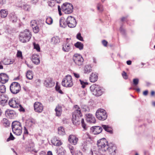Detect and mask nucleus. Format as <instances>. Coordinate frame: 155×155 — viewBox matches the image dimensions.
I'll return each mask as SVG.
<instances>
[{
  "instance_id": "nucleus-21",
  "label": "nucleus",
  "mask_w": 155,
  "mask_h": 155,
  "mask_svg": "<svg viewBox=\"0 0 155 155\" xmlns=\"http://www.w3.org/2000/svg\"><path fill=\"white\" fill-rule=\"evenodd\" d=\"M32 61L36 65L39 64L40 62L39 56L36 54H33L32 56Z\"/></svg>"
},
{
  "instance_id": "nucleus-51",
  "label": "nucleus",
  "mask_w": 155,
  "mask_h": 155,
  "mask_svg": "<svg viewBox=\"0 0 155 155\" xmlns=\"http://www.w3.org/2000/svg\"><path fill=\"white\" fill-rule=\"evenodd\" d=\"M8 62L7 63H5V64H12L14 62V60H11L10 59H8Z\"/></svg>"
},
{
  "instance_id": "nucleus-61",
  "label": "nucleus",
  "mask_w": 155,
  "mask_h": 155,
  "mask_svg": "<svg viewBox=\"0 0 155 155\" xmlns=\"http://www.w3.org/2000/svg\"><path fill=\"white\" fill-rule=\"evenodd\" d=\"M148 93V91L147 90H146L143 91V94L144 96H146L147 95Z\"/></svg>"
},
{
  "instance_id": "nucleus-13",
  "label": "nucleus",
  "mask_w": 155,
  "mask_h": 155,
  "mask_svg": "<svg viewBox=\"0 0 155 155\" xmlns=\"http://www.w3.org/2000/svg\"><path fill=\"white\" fill-rule=\"evenodd\" d=\"M34 109L35 111L38 113H41L43 109V106L42 104L40 102H36L35 103L34 105Z\"/></svg>"
},
{
  "instance_id": "nucleus-63",
  "label": "nucleus",
  "mask_w": 155,
  "mask_h": 155,
  "mask_svg": "<svg viewBox=\"0 0 155 155\" xmlns=\"http://www.w3.org/2000/svg\"><path fill=\"white\" fill-rule=\"evenodd\" d=\"M38 0H31L32 3L33 4H35L38 1Z\"/></svg>"
},
{
  "instance_id": "nucleus-30",
  "label": "nucleus",
  "mask_w": 155,
  "mask_h": 155,
  "mask_svg": "<svg viewBox=\"0 0 155 155\" xmlns=\"http://www.w3.org/2000/svg\"><path fill=\"white\" fill-rule=\"evenodd\" d=\"M27 78L29 80H31L33 78V75L32 71L31 70L28 71L26 74Z\"/></svg>"
},
{
  "instance_id": "nucleus-27",
  "label": "nucleus",
  "mask_w": 155,
  "mask_h": 155,
  "mask_svg": "<svg viewBox=\"0 0 155 155\" xmlns=\"http://www.w3.org/2000/svg\"><path fill=\"white\" fill-rule=\"evenodd\" d=\"M8 14V11L6 9H2L0 11V16L2 18H5L7 16Z\"/></svg>"
},
{
  "instance_id": "nucleus-29",
  "label": "nucleus",
  "mask_w": 155,
  "mask_h": 155,
  "mask_svg": "<svg viewBox=\"0 0 155 155\" xmlns=\"http://www.w3.org/2000/svg\"><path fill=\"white\" fill-rule=\"evenodd\" d=\"M102 127L104 130L106 131L112 133V128L108 125H102Z\"/></svg>"
},
{
  "instance_id": "nucleus-52",
  "label": "nucleus",
  "mask_w": 155,
  "mask_h": 155,
  "mask_svg": "<svg viewBox=\"0 0 155 155\" xmlns=\"http://www.w3.org/2000/svg\"><path fill=\"white\" fill-rule=\"evenodd\" d=\"M120 30L121 32V33L122 34H125V30L123 28L122 26H121L120 27Z\"/></svg>"
},
{
  "instance_id": "nucleus-24",
  "label": "nucleus",
  "mask_w": 155,
  "mask_h": 155,
  "mask_svg": "<svg viewBox=\"0 0 155 155\" xmlns=\"http://www.w3.org/2000/svg\"><path fill=\"white\" fill-rule=\"evenodd\" d=\"M59 22L60 27L63 28H65L67 25L66 20L64 18L60 19Z\"/></svg>"
},
{
  "instance_id": "nucleus-47",
  "label": "nucleus",
  "mask_w": 155,
  "mask_h": 155,
  "mask_svg": "<svg viewBox=\"0 0 155 155\" xmlns=\"http://www.w3.org/2000/svg\"><path fill=\"white\" fill-rule=\"evenodd\" d=\"M23 7L24 10L27 11H28L30 8V6L27 5H24Z\"/></svg>"
},
{
  "instance_id": "nucleus-35",
  "label": "nucleus",
  "mask_w": 155,
  "mask_h": 155,
  "mask_svg": "<svg viewBox=\"0 0 155 155\" xmlns=\"http://www.w3.org/2000/svg\"><path fill=\"white\" fill-rule=\"evenodd\" d=\"M2 122L4 126L5 127L8 126L10 124L9 121L6 118H4L2 121Z\"/></svg>"
},
{
  "instance_id": "nucleus-40",
  "label": "nucleus",
  "mask_w": 155,
  "mask_h": 155,
  "mask_svg": "<svg viewBox=\"0 0 155 155\" xmlns=\"http://www.w3.org/2000/svg\"><path fill=\"white\" fill-rule=\"evenodd\" d=\"M30 25L32 28L33 27H34V26H35L38 25L36 21L35 20H33L31 21Z\"/></svg>"
},
{
  "instance_id": "nucleus-53",
  "label": "nucleus",
  "mask_w": 155,
  "mask_h": 155,
  "mask_svg": "<svg viewBox=\"0 0 155 155\" xmlns=\"http://www.w3.org/2000/svg\"><path fill=\"white\" fill-rule=\"evenodd\" d=\"M17 55L18 57H21L22 56L21 52L20 51H18L17 54Z\"/></svg>"
},
{
  "instance_id": "nucleus-54",
  "label": "nucleus",
  "mask_w": 155,
  "mask_h": 155,
  "mask_svg": "<svg viewBox=\"0 0 155 155\" xmlns=\"http://www.w3.org/2000/svg\"><path fill=\"white\" fill-rule=\"evenodd\" d=\"M19 110L20 111H24L25 109L22 107L21 105L20 104V105L19 106Z\"/></svg>"
},
{
  "instance_id": "nucleus-36",
  "label": "nucleus",
  "mask_w": 155,
  "mask_h": 155,
  "mask_svg": "<svg viewBox=\"0 0 155 155\" xmlns=\"http://www.w3.org/2000/svg\"><path fill=\"white\" fill-rule=\"evenodd\" d=\"M1 97L0 98V104L2 106H4L7 102V99H3L2 97H3V96L1 95Z\"/></svg>"
},
{
  "instance_id": "nucleus-16",
  "label": "nucleus",
  "mask_w": 155,
  "mask_h": 155,
  "mask_svg": "<svg viewBox=\"0 0 155 155\" xmlns=\"http://www.w3.org/2000/svg\"><path fill=\"white\" fill-rule=\"evenodd\" d=\"M44 84L47 87H51L54 86L55 83L51 78H48L45 80Z\"/></svg>"
},
{
  "instance_id": "nucleus-2",
  "label": "nucleus",
  "mask_w": 155,
  "mask_h": 155,
  "mask_svg": "<svg viewBox=\"0 0 155 155\" xmlns=\"http://www.w3.org/2000/svg\"><path fill=\"white\" fill-rule=\"evenodd\" d=\"M73 7L71 3L66 2L64 3L60 8L59 5H58V10L60 15H62L61 10L66 14H70L73 11Z\"/></svg>"
},
{
  "instance_id": "nucleus-8",
  "label": "nucleus",
  "mask_w": 155,
  "mask_h": 155,
  "mask_svg": "<svg viewBox=\"0 0 155 155\" xmlns=\"http://www.w3.org/2000/svg\"><path fill=\"white\" fill-rule=\"evenodd\" d=\"M73 60L76 66H81L83 64L84 59L82 56L79 54H75L73 56Z\"/></svg>"
},
{
  "instance_id": "nucleus-44",
  "label": "nucleus",
  "mask_w": 155,
  "mask_h": 155,
  "mask_svg": "<svg viewBox=\"0 0 155 155\" xmlns=\"http://www.w3.org/2000/svg\"><path fill=\"white\" fill-rule=\"evenodd\" d=\"M60 86L56 85L55 87L56 90L58 91L59 93L61 94H63L62 91L60 89Z\"/></svg>"
},
{
  "instance_id": "nucleus-18",
  "label": "nucleus",
  "mask_w": 155,
  "mask_h": 155,
  "mask_svg": "<svg viewBox=\"0 0 155 155\" xmlns=\"http://www.w3.org/2000/svg\"><path fill=\"white\" fill-rule=\"evenodd\" d=\"M78 140V138L75 135H71L68 137V141L69 142L73 145H76Z\"/></svg>"
},
{
  "instance_id": "nucleus-58",
  "label": "nucleus",
  "mask_w": 155,
  "mask_h": 155,
  "mask_svg": "<svg viewBox=\"0 0 155 155\" xmlns=\"http://www.w3.org/2000/svg\"><path fill=\"white\" fill-rule=\"evenodd\" d=\"M74 76L77 78H79L80 77L79 74L76 73L74 72L73 73Z\"/></svg>"
},
{
  "instance_id": "nucleus-55",
  "label": "nucleus",
  "mask_w": 155,
  "mask_h": 155,
  "mask_svg": "<svg viewBox=\"0 0 155 155\" xmlns=\"http://www.w3.org/2000/svg\"><path fill=\"white\" fill-rule=\"evenodd\" d=\"M84 138H89L90 139V136L88 133H86L84 136Z\"/></svg>"
},
{
  "instance_id": "nucleus-33",
  "label": "nucleus",
  "mask_w": 155,
  "mask_h": 155,
  "mask_svg": "<svg viewBox=\"0 0 155 155\" xmlns=\"http://www.w3.org/2000/svg\"><path fill=\"white\" fill-rule=\"evenodd\" d=\"M84 71L85 73H89L91 71V68L89 65H86L85 66Z\"/></svg>"
},
{
  "instance_id": "nucleus-17",
  "label": "nucleus",
  "mask_w": 155,
  "mask_h": 155,
  "mask_svg": "<svg viewBox=\"0 0 155 155\" xmlns=\"http://www.w3.org/2000/svg\"><path fill=\"white\" fill-rule=\"evenodd\" d=\"M102 127L100 126H94L91 128V131L94 134H99L102 130Z\"/></svg>"
},
{
  "instance_id": "nucleus-60",
  "label": "nucleus",
  "mask_w": 155,
  "mask_h": 155,
  "mask_svg": "<svg viewBox=\"0 0 155 155\" xmlns=\"http://www.w3.org/2000/svg\"><path fill=\"white\" fill-rule=\"evenodd\" d=\"M24 133L25 134H28V130L25 127H24Z\"/></svg>"
},
{
  "instance_id": "nucleus-49",
  "label": "nucleus",
  "mask_w": 155,
  "mask_h": 155,
  "mask_svg": "<svg viewBox=\"0 0 155 155\" xmlns=\"http://www.w3.org/2000/svg\"><path fill=\"white\" fill-rule=\"evenodd\" d=\"M34 48L36 49L38 51H40V48L39 45L38 44H34Z\"/></svg>"
},
{
  "instance_id": "nucleus-45",
  "label": "nucleus",
  "mask_w": 155,
  "mask_h": 155,
  "mask_svg": "<svg viewBox=\"0 0 155 155\" xmlns=\"http://www.w3.org/2000/svg\"><path fill=\"white\" fill-rule=\"evenodd\" d=\"M58 140H59L57 139V138L54 137L51 140V142L52 144L53 145H54V143H56Z\"/></svg>"
},
{
  "instance_id": "nucleus-14",
  "label": "nucleus",
  "mask_w": 155,
  "mask_h": 155,
  "mask_svg": "<svg viewBox=\"0 0 155 155\" xmlns=\"http://www.w3.org/2000/svg\"><path fill=\"white\" fill-rule=\"evenodd\" d=\"M108 148L106 149V151H107L110 154L115 155L116 148L112 143H110L108 145Z\"/></svg>"
},
{
  "instance_id": "nucleus-25",
  "label": "nucleus",
  "mask_w": 155,
  "mask_h": 155,
  "mask_svg": "<svg viewBox=\"0 0 155 155\" xmlns=\"http://www.w3.org/2000/svg\"><path fill=\"white\" fill-rule=\"evenodd\" d=\"M51 41L53 44H56L60 42V38L57 36H55L51 39Z\"/></svg>"
},
{
  "instance_id": "nucleus-42",
  "label": "nucleus",
  "mask_w": 155,
  "mask_h": 155,
  "mask_svg": "<svg viewBox=\"0 0 155 155\" xmlns=\"http://www.w3.org/2000/svg\"><path fill=\"white\" fill-rule=\"evenodd\" d=\"M48 5L51 7H53L54 5V0H50L48 1Z\"/></svg>"
},
{
  "instance_id": "nucleus-11",
  "label": "nucleus",
  "mask_w": 155,
  "mask_h": 155,
  "mask_svg": "<svg viewBox=\"0 0 155 155\" xmlns=\"http://www.w3.org/2000/svg\"><path fill=\"white\" fill-rule=\"evenodd\" d=\"M68 26L70 28H74L76 27L77 22L75 18L71 16H68L66 19Z\"/></svg>"
},
{
  "instance_id": "nucleus-19",
  "label": "nucleus",
  "mask_w": 155,
  "mask_h": 155,
  "mask_svg": "<svg viewBox=\"0 0 155 155\" xmlns=\"http://www.w3.org/2000/svg\"><path fill=\"white\" fill-rule=\"evenodd\" d=\"M86 116L87 117L86 120L87 122L91 123H95V118L92 114H87Z\"/></svg>"
},
{
  "instance_id": "nucleus-4",
  "label": "nucleus",
  "mask_w": 155,
  "mask_h": 155,
  "mask_svg": "<svg viewBox=\"0 0 155 155\" xmlns=\"http://www.w3.org/2000/svg\"><path fill=\"white\" fill-rule=\"evenodd\" d=\"M90 89L92 94L96 96H101L104 92V90L99 85L94 84L90 86Z\"/></svg>"
},
{
  "instance_id": "nucleus-31",
  "label": "nucleus",
  "mask_w": 155,
  "mask_h": 155,
  "mask_svg": "<svg viewBox=\"0 0 155 155\" xmlns=\"http://www.w3.org/2000/svg\"><path fill=\"white\" fill-rule=\"evenodd\" d=\"M58 133L60 135H63L65 134V131L64 127H60L58 128Z\"/></svg>"
},
{
  "instance_id": "nucleus-1",
  "label": "nucleus",
  "mask_w": 155,
  "mask_h": 155,
  "mask_svg": "<svg viewBox=\"0 0 155 155\" xmlns=\"http://www.w3.org/2000/svg\"><path fill=\"white\" fill-rule=\"evenodd\" d=\"M75 110L72 113V123L75 125L79 124L81 122L82 127L84 130H86V124L84 122L83 118H81L82 114L81 112V109L77 105L74 106Z\"/></svg>"
},
{
  "instance_id": "nucleus-15",
  "label": "nucleus",
  "mask_w": 155,
  "mask_h": 155,
  "mask_svg": "<svg viewBox=\"0 0 155 155\" xmlns=\"http://www.w3.org/2000/svg\"><path fill=\"white\" fill-rule=\"evenodd\" d=\"M9 77L6 74L2 73L0 74V82L3 84H4L8 82Z\"/></svg>"
},
{
  "instance_id": "nucleus-43",
  "label": "nucleus",
  "mask_w": 155,
  "mask_h": 155,
  "mask_svg": "<svg viewBox=\"0 0 155 155\" xmlns=\"http://www.w3.org/2000/svg\"><path fill=\"white\" fill-rule=\"evenodd\" d=\"M77 38L79 40L83 41H84L83 37L81 36V34L80 33H78L77 35Z\"/></svg>"
},
{
  "instance_id": "nucleus-39",
  "label": "nucleus",
  "mask_w": 155,
  "mask_h": 155,
  "mask_svg": "<svg viewBox=\"0 0 155 155\" xmlns=\"http://www.w3.org/2000/svg\"><path fill=\"white\" fill-rule=\"evenodd\" d=\"M34 32L35 33H38L39 31V29L38 25L32 28Z\"/></svg>"
},
{
  "instance_id": "nucleus-38",
  "label": "nucleus",
  "mask_w": 155,
  "mask_h": 155,
  "mask_svg": "<svg viewBox=\"0 0 155 155\" xmlns=\"http://www.w3.org/2000/svg\"><path fill=\"white\" fill-rule=\"evenodd\" d=\"M97 9L100 12H102L103 10V6L100 3L97 4Z\"/></svg>"
},
{
  "instance_id": "nucleus-9",
  "label": "nucleus",
  "mask_w": 155,
  "mask_h": 155,
  "mask_svg": "<svg viewBox=\"0 0 155 155\" xmlns=\"http://www.w3.org/2000/svg\"><path fill=\"white\" fill-rule=\"evenodd\" d=\"M62 86L65 87H70L73 85L71 76L69 75H67L64 78L62 81Z\"/></svg>"
},
{
  "instance_id": "nucleus-6",
  "label": "nucleus",
  "mask_w": 155,
  "mask_h": 155,
  "mask_svg": "<svg viewBox=\"0 0 155 155\" xmlns=\"http://www.w3.org/2000/svg\"><path fill=\"white\" fill-rule=\"evenodd\" d=\"M97 145L99 150L105 152L108 148L109 144L106 139L103 138L97 141Z\"/></svg>"
},
{
  "instance_id": "nucleus-48",
  "label": "nucleus",
  "mask_w": 155,
  "mask_h": 155,
  "mask_svg": "<svg viewBox=\"0 0 155 155\" xmlns=\"http://www.w3.org/2000/svg\"><path fill=\"white\" fill-rule=\"evenodd\" d=\"M15 139V137L13 136V135L11 133L10 134V136L8 138L7 140V141H8L10 140H13Z\"/></svg>"
},
{
  "instance_id": "nucleus-59",
  "label": "nucleus",
  "mask_w": 155,
  "mask_h": 155,
  "mask_svg": "<svg viewBox=\"0 0 155 155\" xmlns=\"http://www.w3.org/2000/svg\"><path fill=\"white\" fill-rule=\"evenodd\" d=\"M35 83H38V84H37V85H39L41 81L40 80H39V79H38L36 80L35 81Z\"/></svg>"
},
{
  "instance_id": "nucleus-37",
  "label": "nucleus",
  "mask_w": 155,
  "mask_h": 155,
  "mask_svg": "<svg viewBox=\"0 0 155 155\" xmlns=\"http://www.w3.org/2000/svg\"><path fill=\"white\" fill-rule=\"evenodd\" d=\"M46 22L48 25H51L53 22L52 19L50 17H48L46 20Z\"/></svg>"
},
{
  "instance_id": "nucleus-26",
  "label": "nucleus",
  "mask_w": 155,
  "mask_h": 155,
  "mask_svg": "<svg viewBox=\"0 0 155 155\" xmlns=\"http://www.w3.org/2000/svg\"><path fill=\"white\" fill-rule=\"evenodd\" d=\"M9 18L13 23L15 22L17 20V18L16 15L14 12L11 13L9 15Z\"/></svg>"
},
{
  "instance_id": "nucleus-20",
  "label": "nucleus",
  "mask_w": 155,
  "mask_h": 155,
  "mask_svg": "<svg viewBox=\"0 0 155 155\" xmlns=\"http://www.w3.org/2000/svg\"><path fill=\"white\" fill-rule=\"evenodd\" d=\"M71 44L66 41L62 45V50L64 52H68L71 50Z\"/></svg>"
},
{
  "instance_id": "nucleus-28",
  "label": "nucleus",
  "mask_w": 155,
  "mask_h": 155,
  "mask_svg": "<svg viewBox=\"0 0 155 155\" xmlns=\"http://www.w3.org/2000/svg\"><path fill=\"white\" fill-rule=\"evenodd\" d=\"M56 116H59L61 115L62 112V109L61 106L58 105L55 109Z\"/></svg>"
},
{
  "instance_id": "nucleus-7",
  "label": "nucleus",
  "mask_w": 155,
  "mask_h": 155,
  "mask_svg": "<svg viewBox=\"0 0 155 155\" xmlns=\"http://www.w3.org/2000/svg\"><path fill=\"white\" fill-rule=\"evenodd\" d=\"M96 117L100 120H105L107 117L106 111L103 109H98L96 113Z\"/></svg>"
},
{
  "instance_id": "nucleus-23",
  "label": "nucleus",
  "mask_w": 155,
  "mask_h": 155,
  "mask_svg": "<svg viewBox=\"0 0 155 155\" xmlns=\"http://www.w3.org/2000/svg\"><path fill=\"white\" fill-rule=\"evenodd\" d=\"M97 78L98 76L97 73H92L89 79L91 82H94L97 81Z\"/></svg>"
},
{
  "instance_id": "nucleus-64",
  "label": "nucleus",
  "mask_w": 155,
  "mask_h": 155,
  "mask_svg": "<svg viewBox=\"0 0 155 155\" xmlns=\"http://www.w3.org/2000/svg\"><path fill=\"white\" fill-rule=\"evenodd\" d=\"M132 62L130 60L127 61V63L128 65H130L131 64Z\"/></svg>"
},
{
  "instance_id": "nucleus-50",
  "label": "nucleus",
  "mask_w": 155,
  "mask_h": 155,
  "mask_svg": "<svg viewBox=\"0 0 155 155\" xmlns=\"http://www.w3.org/2000/svg\"><path fill=\"white\" fill-rule=\"evenodd\" d=\"M122 76L123 78L125 79H127L128 77L126 73L124 71L122 73Z\"/></svg>"
},
{
  "instance_id": "nucleus-3",
  "label": "nucleus",
  "mask_w": 155,
  "mask_h": 155,
  "mask_svg": "<svg viewBox=\"0 0 155 155\" xmlns=\"http://www.w3.org/2000/svg\"><path fill=\"white\" fill-rule=\"evenodd\" d=\"M31 36V32L28 29H25L23 31L20 33L19 35V40L22 43L28 41Z\"/></svg>"
},
{
  "instance_id": "nucleus-57",
  "label": "nucleus",
  "mask_w": 155,
  "mask_h": 155,
  "mask_svg": "<svg viewBox=\"0 0 155 155\" xmlns=\"http://www.w3.org/2000/svg\"><path fill=\"white\" fill-rule=\"evenodd\" d=\"M102 43L104 46L106 47L107 46V42L105 40H104L102 41Z\"/></svg>"
},
{
  "instance_id": "nucleus-5",
  "label": "nucleus",
  "mask_w": 155,
  "mask_h": 155,
  "mask_svg": "<svg viewBox=\"0 0 155 155\" xmlns=\"http://www.w3.org/2000/svg\"><path fill=\"white\" fill-rule=\"evenodd\" d=\"M12 131L15 135L19 136L22 132V127L21 124L18 121H15L12 122Z\"/></svg>"
},
{
  "instance_id": "nucleus-32",
  "label": "nucleus",
  "mask_w": 155,
  "mask_h": 155,
  "mask_svg": "<svg viewBox=\"0 0 155 155\" xmlns=\"http://www.w3.org/2000/svg\"><path fill=\"white\" fill-rule=\"evenodd\" d=\"M74 46L78 48L80 50H82L83 48V45L81 42H77L74 44Z\"/></svg>"
},
{
  "instance_id": "nucleus-56",
  "label": "nucleus",
  "mask_w": 155,
  "mask_h": 155,
  "mask_svg": "<svg viewBox=\"0 0 155 155\" xmlns=\"http://www.w3.org/2000/svg\"><path fill=\"white\" fill-rule=\"evenodd\" d=\"M62 144V142L60 140H59L56 143H54V146H59L61 145Z\"/></svg>"
},
{
  "instance_id": "nucleus-34",
  "label": "nucleus",
  "mask_w": 155,
  "mask_h": 155,
  "mask_svg": "<svg viewBox=\"0 0 155 155\" xmlns=\"http://www.w3.org/2000/svg\"><path fill=\"white\" fill-rule=\"evenodd\" d=\"M57 150L58 155H65V151L63 148L61 147L59 149Z\"/></svg>"
},
{
  "instance_id": "nucleus-12",
  "label": "nucleus",
  "mask_w": 155,
  "mask_h": 155,
  "mask_svg": "<svg viewBox=\"0 0 155 155\" xmlns=\"http://www.w3.org/2000/svg\"><path fill=\"white\" fill-rule=\"evenodd\" d=\"M8 104L11 107L18 108L20 105V102L17 98H13L9 101Z\"/></svg>"
},
{
  "instance_id": "nucleus-41",
  "label": "nucleus",
  "mask_w": 155,
  "mask_h": 155,
  "mask_svg": "<svg viewBox=\"0 0 155 155\" xmlns=\"http://www.w3.org/2000/svg\"><path fill=\"white\" fill-rule=\"evenodd\" d=\"M139 82V79L138 78H135L133 80V85L134 86H136Z\"/></svg>"
},
{
  "instance_id": "nucleus-62",
  "label": "nucleus",
  "mask_w": 155,
  "mask_h": 155,
  "mask_svg": "<svg viewBox=\"0 0 155 155\" xmlns=\"http://www.w3.org/2000/svg\"><path fill=\"white\" fill-rule=\"evenodd\" d=\"M82 153L80 151H77V152H76L75 153V155H82Z\"/></svg>"
},
{
  "instance_id": "nucleus-46",
  "label": "nucleus",
  "mask_w": 155,
  "mask_h": 155,
  "mask_svg": "<svg viewBox=\"0 0 155 155\" xmlns=\"http://www.w3.org/2000/svg\"><path fill=\"white\" fill-rule=\"evenodd\" d=\"M80 81L81 83V84L82 85V87L83 88H84L85 87V86L88 84V83L87 82H84L81 80H80Z\"/></svg>"
},
{
  "instance_id": "nucleus-22",
  "label": "nucleus",
  "mask_w": 155,
  "mask_h": 155,
  "mask_svg": "<svg viewBox=\"0 0 155 155\" xmlns=\"http://www.w3.org/2000/svg\"><path fill=\"white\" fill-rule=\"evenodd\" d=\"M36 123L35 120L33 118L29 119L26 120V126L29 127H32Z\"/></svg>"
},
{
  "instance_id": "nucleus-10",
  "label": "nucleus",
  "mask_w": 155,
  "mask_h": 155,
  "mask_svg": "<svg viewBox=\"0 0 155 155\" xmlns=\"http://www.w3.org/2000/svg\"><path fill=\"white\" fill-rule=\"evenodd\" d=\"M10 90L13 94H16L18 93L21 90L20 84L18 82H12L10 85Z\"/></svg>"
}]
</instances>
